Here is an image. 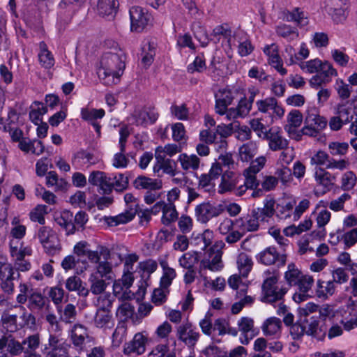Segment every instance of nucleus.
<instances>
[{"instance_id":"obj_1","label":"nucleus","mask_w":357,"mask_h":357,"mask_svg":"<svg viewBox=\"0 0 357 357\" xmlns=\"http://www.w3.org/2000/svg\"><path fill=\"white\" fill-rule=\"evenodd\" d=\"M125 59L126 55L121 50L102 54L97 74L105 85L111 86L119 82L126 68Z\"/></svg>"},{"instance_id":"obj_2","label":"nucleus","mask_w":357,"mask_h":357,"mask_svg":"<svg viewBox=\"0 0 357 357\" xmlns=\"http://www.w3.org/2000/svg\"><path fill=\"white\" fill-rule=\"evenodd\" d=\"M112 302L113 301L110 298L109 295L99 297V307L93 319L96 327L98 328H111L114 326V319L111 312Z\"/></svg>"},{"instance_id":"obj_3","label":"nucleus","mask_w":357,"mask_h":357,"mask_svg":"<svg viewBox=\"0 0 357 357\" xmlns=\"http://www.w3.org/2000/svg\"><path fill=\"white\" fill-rule=\"evenodd\" d=\"M278 281V275H273L267 277L262 284V301L268 303H273L282 299L284 294L287 292V288H278L276 284Z\"/></svg>"},{"instance_id":"obj_4","label":"nucleus","mask_w":357,"mask_h":357,"mask_svg":"<svg viewBox=\"0 0 357 357\" xmlns=\"http://www.w3.org/2000/svg\"><path fill=\"white\" fill-rule=\"evenodd\" d=\"M225 211L222 204L203 202L195 207V217L198 222L206 224L213 218H217Z\"/></svg>"},{"instance_id":"obj_5","label":"nucleus","mask_w":357,"mask_h":357,"mask_svg":"<svg viewBox=\"0 0 357 357\" xmlns=\"http://www.w3.org/2000/svg\"><path fill=\"white\" fill-rule=\"evenodd\" d=\"M129 13L132 31H142L152 21L151 15L142 7L132 6Z\"/></svg>"},{"instance_id":"obj_6","label":"nucleus","mask_w":357,"mask_h":357,"mask_svg":"<svg viewBox=\"0 0 357 357\" xmlns=\"http://www.w3.org/2000/svg\"><path fill=\"white\" fill-rule=\"evenodd\" d=\"M258 261L266 266L275 264L278 268L285 265L287 255L280 253L274 246H270L259 252L257 256Z\"/></svg>"},{"instance_id":"obj_7","label":"nucleus","mask_w":357,"mask_h":357,"mask_svg":"<svg viewBox=\"0 0 357 357\" xmlns=\"http://www.w3.org/2000/svg\"><path fill=\"white\" fill-rule=\"evenodd\" d=\"M337 75V70L333 67V65L326 61L322 62L317 73L310 79V84L312 87L318 89L322 84L330 82L332 77Z\"/></svg>"},{"instance_id":"obj_8","label":"nucleus","mask_w":357,"mask_h":357,"mask_svg":"<svg viewBox=\"0 0 357 357\" xmlns=\"http://www.w3.org/2000/svg\"><path fill=\"white\" fill-rule=\"evenodd\" d=\"M50 306V301L48 298L40 291L31 289L27 307L31 312L42 316L44 311L49 310Z\"/></svg>"},{"instance_id":"obj_9","label":"nucleus","mask_w":357,"mask_h":357,"mask_svg":"<svg viewBox=\"0 0 357 357\" xmlns=\"http://www.w3.org/2000/svg\"><path fill=\"white\" fill-rule=\"evenodd\" d=\"M176 336L188 347H194L199 340V333L193 330L191 323L188 321L177 327Z\"/></svg>"},{"instance_id":"obj_10","label":"nucleus","mask_w":357,"mask_h":357,"mask_svg":"<svg viewBox=\"0 0 357 357\" xmlns=\"http://www.w3.org/2000/svg\"><path fill=\"white\" fill-rule=\"evenodd\" d=\"M238 92L229 89H220L215 95V109L220 115L225 114L227 107L231 104Z\"/></svg>"},{"instance_id":"obj_11","label":"nucleus","mask_w":357,"mask_h":357,"mask_svg":"<svg viewBox=\"0 0 357 357\" xmlns=\"http://www.w3.org/2000/svg\"><path fill=\"white\" fill-rule=\"evenodd\" d=\"M112 177L107 176L106 173L101 171H93L89 176V183L99 187V192L108 195L112 192Z\"/></svg>"},{"instance_id":"obj_12","label":"nucleus","mask_w":357,"mask_h":357,"mask_svg":"<svg viewBox=\"0 0 357 357\" xmlns=\"http://www.w3.org/2000/svg\"><path fill=\"white\" fill-rule=\"evenodd\" d=\"M263 138L268 140V146L271 151H277L288 148V140L282 136L278 129L272 128L268 131H265Z\"/></svg>"},{"instance_id":"obj_13","label":"nucleus","mask_w":357,"mask_h":357,"mask_svg":"<svg viewBox=\"0 0 357 357\" xmlns=\"http://www.w3.org/2000/svg\"><path fill=\"white\" fill-rule=\"evenodd\" d=\"M245 181L243 185H240L236 191V195H242L247 190V189H252L254 191L252 193L253 197H258L263 195V190L258 188L259 185V181L257 179L256 174H246L244 171Z\"/></svg>"},{"instance_id":"obj_14","label":"nucleus","mask_w":357,"mask_h":357,"mask_svg":"<svg viewBox=\"0 0 357 357\" xmlns=\"http://www.w3.org/2000/svg\"><path fill=\"white\" fill-rule=\"evenodd\" d=\"M306 328V335H311L318 340H322L326 335L325 324H319L318 317L312 316L309 319H303Z\"/></svg>"},{"instance_id":"obj_15","label":"nucleus","mask_w":357,"mask_h":357,"mask_svg":"<svg viewBox=\"0 0 357 357\" xmlns=\"http://www.w3.org/2000/svg\"><path fill=\"white\" fill-rule=\"evenodd\" d=\"M73 213L68 210H63L59 215H56L54 220L56 222L66 231V235L74 234L77 227L73 223Z\"/></svg>"},{"instance_id":"obj_16","label":"nucleus","mask_w":357,"mask_h":357,"mask_svg":"<svg viewBox=\"0 0 357 357\" xmlns=\"http://www.w3.org/2000/svg\"><path fill=\"white\" fill-rule=\"evenodd\" d=\"M147 339L142 333L135 335L132 341L127 344L124 348L125 354H136L140 355L145 351Z\"/></svg>"},{"instance_id":"obj_17","label":"nucleus","mask_w":357,"mask_h":357,"mask_svg":"<svg viewBox=\"0 0 357 357\" xmlns=\"http://www.w3.org/2000/svg\"><path fill=\"white\" fill-rule=\"evenodd\" d=\"M313 282V278L310 275H304L300 280L296 284L298 286L299 292H296L293 296L295 302L300 303L309 297L308 291L311 289Z\"/></svg>"},{"instance_id":"obj_18","label":"nucleus","mask_w":357,"mask_h":357,"mask_svg":"<svg viewBox=\"0 0 357 357\" xmlns=\"http://www.w3.org/2000/svg\"><path fill=\"white\" fill-rule=\"evenodd\" d=\"M259 221L257 216H254V213L251 211L250 215L236 219L235 220V225L243 233L247 231H255L259 229Z\"/></svg>"},{"instance_id":"obj_19","label":"nucleus","mask_w":357,"mask_h":357,"mask_svg":"<svg viewBox=\"0 0 357 357\" xmlns=\"http://www.w3.org/2000/svg\"><path fill=\"white\" fill-rule=\"evenodd\" d=\"M138 212V209L136 207L132 206H128L125 212L121 213L116 216L108 217L107 218V222L109 226H117L120 224H126L130 222Z\"/></svg>"},{"instance_id":"obj_20","label":"nucleus","mask_w":357,"mask_h":357,"mask_svg":"<svg viewBox=\"0 0 357 357\" xmlns=\"http://www.w3.org/2000/svg\"><path fill=\"white\" fill-rule=\"evenodd\" d=\"M5 347H7V351L11 356H17L22 352L24 353V347L22 343L15 340L12 335H3L0 338V350L2 351Z\"/></svg>"},{"instance_id":"obj_21","label":"nucleus","mask_w":357,"mask_h":357,"mask_svg":"<svg viewBox=\"0 0 357 357\" xmlns=\"http://www.w3.org/2000/svg\"><path fill=\"white\" fill-rule=\"evenodd\" d=\"M275 204L274 198L268 196L264 201L263 208H257L252 210L254 216H257L259 221H264L266 218H271L275 213Z\"/></svg>"},{"instance_id":"obj_22","label":"nucleus","mask_w":357,"mask_h":357,"mask_svg":"<svg viewBox=\"0 0 357 357\" xmlns=\"http://www.w3.org/2000/svg\"><path fill=\"white\" fill-rule=\"evenodd\" d=\"M239 183L238 176L232 172H227L222 175L221 183L219 185V192L223 194L232 190L236 191Z\"/></svg>"},{"instance_id":"obj_23","label":"nucleus","mask_w":357,"mask_h":357,"mask_svg":"<svg viewBox=\"0 0 357 357\" xmlns=\"http://www.w3.org/2000/svg\"><path fill=\"white\" fill-rule=\"evenodd\" d=\"M133 185L138 190H156L162 188V184L161 180L151 178L145 176H139L134 181Z\"/></svg>"},{"instance_id":"obj_24","label":"nucleus","mask_w":357,"mask_h":357,"mask_svg":"<svg viewBox=\"0 0 357 357\" xmlns=\"http://www.w3.org/2000/svg\"><path fill=\"white\" fill-rule=\"evenodd\" d=\"M305 124L312 126L319 131L322 130L327 125L326 119L319 115L316 108L307 109Z\"/></svg>"},{"instance_id":"obj_25","label":"nucleus","mask_w":357,"mask_h":357,"mask_svg":"<svg viewBox=\"0 0 357 357\" xmlns=\"http://www.w3.org/2000/svg\"><path fill=\"white\" fill-rule=\"evenodd\" d=\"M82 280L77 275L69 277L65 282V287L68 291H76L79 296L86 297L89 290L82 285Z\"/></svg>"},{"instance_id":"obj_26","label":"nucleus","mask_w":357,"mask_h":357,"mask_svg":"<svg viewBox=\"0 0 357 357\" xmlns=\"http://www.w3.org/2000/svg\"><path fill=\"white\" fill-rule=\"evenodd\" d=\"M119 3L116 0H98L97 10L100 15H113L116 13Z\"/></svg>"},{"instance_id":"obj_27","label":"nucleus","mask_w":357,"mask_h":357,"mask_svg":"<svg viewBox=\"0 0 357 357\" xmlns=\"http://www.w3.org/2000/svg\"><path fill=\"white\" fill-rule=\"evenodd\" d=\"M348 101L344 103L338 104L335 108V114L343 121L345 124L352 122L354 115V110L352 107L349 105Z\"/></svg>"},{"instance_id":"obj_28","label":"nucleus","mask_w":357,"mask_h":357,"mask_svg":"<svg viewBox=\"0 0 357 357\" xmlns=\"http://www.w3.org/2000/svg\"><path fill=\"white\" fill-rule=\"evenodd\" d=\"M213 330L218 331L219 335L228 334L232 336H236L238 334V329L231 327L229 321L224 318H219L215 320Z\"/></svg>"},{"instance_id":"obj_29","label":"nucleus","mask_w":357,"mask_h":357,"mask_svg":"<svg viewBox=\"0 0 357 357\" xmlns=\"http://www.w3.org/2000/svg\"><path fill=\"white\" fill-rule=\"evenodd\" d=\"M278 36L285 38L288 41L296 40L299 33L296 27H292L286 24H281L277 26L275 29Z\"/></svg>"},{"instance_id":"obj_30","label":"nucleus","mask_w":357,"mask_h":357,"mask_svg":"<svg viewBox=\"0 0 357 357\" xmlns=\"http://www.w3.org/2000/svg\"><path fill=\"white\" fill-rule=\"evenodd\" d=\"M257 153V146L254 142L244 144L239 148V156L243 162H248L253 159Z\"/></svg>"},{"instance_id":"obj_31","label":"nucleus","mask_w":357,"mask_h":357,"mask_svg":"<svg viewBox=\"0 0 357 357\" xmlns=\"http://www.w3.org/2000/svg\"><path fill=\"white\" fill-rule=\"evenodd\" d=\"M158 118V114L154 109L140 111L135 115L137 125L153 124Z\"/></svg>"},{"instance_id":"obj_32","label":"nucleus","mask_w":357,"mask_h":357,"mask_svg":"<svg viewBox=\"0 0 357 357\" xmlns=\"http://www.w3.org/2000/svg\"><path fill=\"white\" fill-rule=\"evenodd\" d=\"M281 320L277 317L267 319L262 326V330L265 335H276L280 330Z\"/></svg>"},{"instance_id":"obj_33","label":"nucleus","mask_w":357,"mask_h":357,"mask_svg":"<svg viewBox=\"0 0 357 357\" xmlns=\"http://www.w3.org/2000/svg\"><path fill=\"white\" fill-rule=\"evenodd\" d=\"M287 21H294L301 28L305 27L309 23L307 13L296 8L287 15Z\"/></svg>"},{"instance_id":"obj_34","label":"nucleus","mask_w":357,"mask_h":357,"mask_svg":"<svg viewBox=\"0 0 357 357\" xmlns=\"http://www.w3.org/2000/svg\"><path fill=\"white\" fill-rule=\"evenodd\" d=\"M178 212L174 203H166L161 218L162 223L169 225L178 219Z\"/></svg>"},{"instance_id":"obj_35","label":"nucleus","mask_w":357,"mask_h":357,"mask_svg":"<svg viewBox=\"0 0 357 357\" xmlns=\"http://www.w3.org/2000/svg\"><path fill=\"white\" fill-rule=\"evenodd\" d=\"M303 276L293 263L288 265L287 271L284 273V278L290 286L296 285Z\"/></svg>"},{"instance_id":"obj_36","label":"nucleus","mask_w":357,"mask_h":357,"mask_svg":"<svg viewBox=\"0 0 357 357\" xmlns=\"http://www.w3.org/2000/svg\"><path fill=\"white\" fill-rule=\"evenodd\" d=\"M155 55V48L153 42H149L142 49V63L145 68L149 67L153 60Z\"/></svg>"},{"instance_id":"obj_37","label":"nucleus","mask_w":357,"mask_h":357,"mask_svg":"<svg viewBox=\"0 0 357 357\" xmlns=\"http://www.w3.org/2000/svg\"><path fill=\"white\" fill-rule=\"evenodd\" d=\"M90 283V289L94 295H98L102 293L106 287L107 283L102 279V278H98L96 274H91L89 279Z\"/></svg>"},{"instance_id":"obj_38","label":"nucleus","mask_w":357,"mask_h":357,"mask_svg":"<svg viewBox=\"0 0 357 357\" xmlns=\"http://www.w3.org/2000/svg\"><path fill=\"white\" fill-rule=\"evenodd\" d=\"M316 181L326 188H331L334 185L335 176H332L329 172L324 169H319L315 172L314 174Z\"/></svg>"},{"instance_id":"obj_39","label":"nucleus","mask_w":357,"mask_h":357,"mask_svg":"<svg viewBox=\"0 0 357 357\" xmlns=\"http://www.w3.org/2000/svg\"><path fill=\"white\" fill-rule=\"evenodd\" d=\"M161 266L163 268L164 272L160 281V285L162 288L169 289L172 280L176 275V271L174 268L167 266L165 262L161 263Z\"/></svg>"},{"instance_id":"obj_40","label":"nucleus","mask_w":357,"mask_h":357,"mask_svg":"<svg viewBox=\"0 0 357 357\" xmlns=\"http://www.w3.org/2000/svg\"><path fill=\"white\" fill-rule=\"evenodd\" d=\"M182 168L185 170L189 169H197L199 168L200 160L196 155H188L183 153L179 155L178 158Z\"/></svg>"},{"instance_id":"obj_41","label":"nucleus","mask_w":357,"mask_h":357,"mask_svg":"<svg viewBox=\"0 0 357 357\" xmlns=\"http://www.w3.org/2000/svg\"><path fill=\"white\" fill-rule=\"evenodd\" d=\"M105 110L103 109H88L82 108L81 110L82 118L91 123L96 121L98 119H102L105 116Z\"/></svg>"},{"instance_id":"obj_42","label":"nucleus","mask_w":357,"mask_h":357,"mask_svg":"<svg viewBox=\"0 0 357 357\" xmlns=\"http://www.w3.org/2000/svg\"><path fill=\"white\" fill-rule=\"evenodd\" d=\"M111 181L112 190L114 188L116 191L122 192L128 186V177L123 174L112 175Z\"/></svg>"},{"instance_id":"obj_43","label":"nucleus","mask_w":357,"mask_h":357,"mask_svg":"<svg viewBox=\"0 0 357 357\" xmlns=\"http://www.w3.org/2000/svg\"><path fill=\"white\" fill-rule=\"evenodd\" d=\"M237 264L240 274L244 278L247 277L252 268V260L245 254H241Z\"/></svg>"},{"instance_id":"obj_44","label":"nucleus","mask_w":357,"mask_h":357,"mask_svg":"<svg viewBox=\"0 0 357 357\" xmlns=\"http://www.w3.org/2000/svg\"><path fill=\"white\" fill-rule=\"evenodd\" d=\"M46 185L49 188L54 186L56 190H62L65 188L66 182L63 178H59L54 171H50L46 177Z\"/></svg>"},{"instance_id":"obj_45","label":"nucleus","mask_w":357,"mask_h":357,"mask_svg":"<svg viewBox=\"0 0 357 357\" xmlns=\"http://www.w3.org/2000/svg\"><path fill=\"white\" fill-rule=\"evenodd\" d=\"M206 68V66L204 56V54L202 53L197 55L194 61L188 66L187 71L191 74L195 72L202 73Z\"/></svg>"},{"instance_id":"obj_46","label":"nucleus","mask_w":357,"mask_h":357,"mask_svg":"<svg viewBox=\"0 0 357 357\" xmlns=\"http://www.w3.org/2000/svg\"><path fill=\"white\" fill-rule=\"evenodd\" d=\"M17 315H11L3 312L1 315L2 326L8 332L13 333L17 331Z\"/></svg>"},{"instance_id":"obj_47","label":"nucleus","mask_w":357,"mask_h":357,"mask_svg":"<svg viewBox=\"0 0 357 357\" xmlns=\"http://www.w3.org/2000/svg\"><path fill=\"white\" fill-rule=\"evenodd\" d=\"M103 251H106V256L104 257L105 261H99L98 265L97 266V273L100 274L101 278L107 277L108 274L112 272V265L107 260L108 257H109V251L107 249L101 248L100 254L103 253Z\"/></svg>"},{"instance_id":"obj_48","label":"nucleus","mask_w":357,"mask_h":357,"mask_svg":"<svg viewBox=\"0 0 357 357\" xmlns=\"http://www.w3.org/2000/svg\"><path fill=\"white\" fill-rule=\"evenodd\" d=\"M198 186L199 188L211 194L215 192V183L211 177L206 174H203L199 177Z\"/></svg>"},{"instance_id":"obj_49","label":"nucleus","mask_w":357,"mask_h":357,"mask_svg":"<svg viewBox=\"0 0 357 357\" xmlns=\"http://www.w3.org/2000/svg\"><path fill=\"white\" fill-rule=\"evenodd\" d=\"M47 206L45 205H38L32 211H31L29 215L30 219L33 222H38L40 225H45V220L44 215L47 213Z\"/></svg>"},{"instance_id":"obj_50","label":"nucleus","mask_w":357,"mask_h":357,"mask_svg":"<svg viewBox=\"0 0 357 357\" xmlns=\"http://www.w3.org/2000/svg\"><path fill=\"white\" fill-rule=\"evenodd\" d=\"M169 293V289L162 288L160 286L155 288L152 294V302L157 305H160L164 303L167 300V296Z\"/></svg>"},{"instance_id":"obj_51","label":"nucleus","mask_w":357,"mask_h":357,"mask_svg":"<svg viewBox=\"0 0 357 357\" xmlns=\"http://www.w3.org/2000/svg\"><path fill=\"white\" fill-rule=\"evenodd\" d=\"M326 11L331 16L333 21L335 24L342 23L347 19V15L345 7L331 8Z\"/></svg>"},{"instance_id":"obj_52","label":"nucleus","mask_w":357,"mask_h":357,"mask_svg":"<svg viewBox=\"0 0 357 357\" xmlns=\"http://www.w3.org/2000/svg\"><path fill=\"white\" fill-rule=\"evenodd\" d=\"M275 104V98L273 97L266 98L256 102L258 111L262 113L271 114L273 107Z\"/></svg>"},{"instance_id":"obj_53","label":"nucleus","mask_w":357,"mask_h":357,"mask_svg":"<svg viewBox=\"0 0 357 357\" xmlns=\"http://www.w3.org/2000/svg\"><path fill=\"white\" fill-rule=\"evenodd\" d=\"M76 314L75 306L73 304L68 303L66 305L60 319L65 323H72L75 320Z\"/></svg>"},{"instance_id":"obj_54","label":"nucleus","mask_w":357,"mask_h":357,"mask_svg":"<svg viewBox=\"0 0 357 357\" xmlns=\"http://www.w3.org/2000/svg\"><path fill=\"white\" fill-rule=\"evenodd\" d=\"M179 264L184 268H193V265L197 261V252L183 254L178 260Z\"/></svg>"},{"instance_id":"obj_55","label":"nucleus","mask_w":357,"mask_h":357,"mask_svg":"<svg viewBox=\"0 0 357 357\" xmlns=\"http://www.w3.org/2000/svg\"><path fill=\"white\" fill-rule=\"evenodd\" d=\"M212 36L217 38V41L220 40L219 36H222L229 43L231 36V31L227 24L219 25L213 29Z\"/></svg>"},{"instance_id":"obj_56","label":"nucleus","mask_w":357,"mask_h":357,"mask_svg":"<svg viewBox=\"0 0 357 357\" xmlns=\"http://www.w3.org/2000/svg\"><path fill=\"white\" fill-rule=\"evenodd\" d=\"M40 340L38 335H30L22 342V345L24 347V351L29 352L36 351V349L39 347Z\"/></svg>"},{"instance_id":"obj_57","label":"nucleus","mask_w":357,"mask_h":357,"mask_svg":"<svg viewBox=\"0 0 357 357\" xmlns=\"http://www.w3.org/2000/svg\"><path fill=\"white\" fill-rule=\"evenodd\" d=\"M266 161V158L264 156L258 157L255 160H252L250 167L245 169L246 174H257L264 167Z\"/></svg>"},{"instance_id":"obj_58","label":"nucleus","mask_w":357,"mask_h":357,"mask_svg":"<svg viewBox=\"0 0 357 357\" xmlns=\"http://www.w3.org/2000/svg\"><path fill=\"white\" fill-rule=\"evenodd\" d=\"M356 181L355 174L351 171L344 173L342 177V188L344 190H349L354 188Z\"/></svg>"},{"instance_id":"obj_59","label":"nucleus","mask_w":357,"mask_h":357,"mask_svg":"<svg viewBox=\"0 0 357 357\" xmlns=\"http://www.w3.org/2000/svg\"><path fill=\"white\" fill-rule=\"evenodd\" d=\"M330 153L333 155H344L349 149V144L346 142H331L328 146Z\"/></svg>"},{"instance_id":"obj_60","label":"nucleus","mask_w":357,"mask_h":357,"mask_svg":"<svg viewBox=\"0 0 357 357\" xmlns=\"http://www.w3.org/2000/svg\"><path fill=\"white\" fill-rule=\"evenodd\" d=\"M42 245L45 252L52 256L56 254L61 250L60 245L58 242L57 238L55 236Z\"/></svg>"},{"instance_id":"obj_61","label":"nucleus","mask_w":357,"mask_h":357,"mask_svg":"<svg viewBox=\"0 0 357 357\" xmlns=\"http://www.w3.org/2000/svg\"><path fill=\"white\" fill-rule=\"evenodd\" d=\"M278 181L280 180L283 184H287L292 180V172L287 167H282L275 172Z\"/></svg>"},{"instance_id":"obj_62","label":"nucleus","mask_w":357,"mask_h":357,"mask_svg":"<svg viewBox=\"0 0 357 357\" xmlns=\"http://www.w3.org/2000/svg\"><path fill=\"white\" fill-rule=\"evenodd\" d=\"M171 112L179 120H187L189 116V110L185 104L181 105H172Z\"/></svg>"},{"instance_id":"obj_63","label":"nucleus","mask_w":357,"mask_h":357,"mask_svg":"<svg viewBox=\"0 0 357 357\" xmlns=\"http://www.w3.org/2000/svg\"><path fill=\"white\" fill-rule=\"evenodd\" d=\"M234 131H236L238 132L237 138L239 140L245 141L251 137L250 128L247 126H240V123L238 121H235Z\"/></svg>"},{"instance_id":"obj_64","label":"nucleus","mask_w":357,"mask_h":357,"mask_svg":"<svg viewBox=\"0 0 357 357\" xmlns=\"http://www.w3.org/2000/svg\"><path fill=\"white\" fill-rule=\"evenodd\" d=\"M64 295V290L59 285L52 287L49 291V296L55 305L62 303Z\"/></svg>"}]
</instances>
